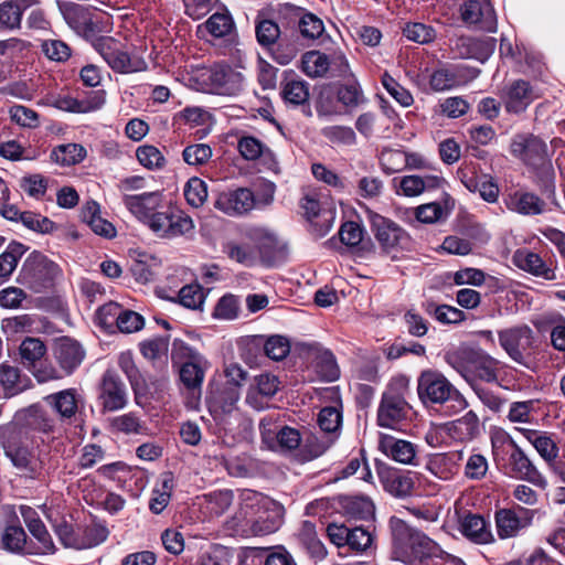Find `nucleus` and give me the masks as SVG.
Returning <instances> with one entry per match:
<instances>
[{"label": "nucleus", "instance_id": "f257e3e1", "mask_svg": "<svg viewBox=\"0 0 565 565\" xmlns=\"http://www.w3.org/2000/svg\"><path fill=\"white\" fill-rule=\"evenodd\" d=\"M390 529L393 540L392 557L396 561L406 565H426L428 559L445 554L437 542L399 518L390 519Z\"/></svg>", "mask_w": 565, "mask_h": 565}, {"label": "nucleus", "instance_id": "f03ea898", "mask_svg": "<svg viewBox=\"0 0 565 565\" xmlns=\"http://www.w3.org/2000/svg\"><path fill=\"white\" fill-rule=\"evenodd\" d=\"M511 153L532 168H541L546 174L545 193L555 196L552 164L548 159L547 145L533 135H516L510 146Z\"/></svg>", "mask_w": 565, "mask_h": 565}, {"label": "nucleus", "instance_id": "7ed1b4c3", "mask_svg": "<svg viewBox=\"0 0 565 565\" xmlns=\"http://www.w3.org/2000/svg\"><path fill=\"white\" fill-rule=\"evenodd\" d=\"M417 393L424 404H444L451 402L456 412L468 406L466 398L454 385L436 371H424L418 377Z\"/></svg>", "mask_w": 565, "mask_h": 565}, {"label": "nucleus", "instance_id": "20e7f679", "mask_svg": "<svg viewBox=\"0 0 565 565\" xmlns=\"http://www.w3.org/2000/svg\"><path fill=\"white\" fill-rule=\"evenodd\" d=\"M500 347L515 363L532 369L535 335L527 324H518L498 332Z\"/></svg>", "mask_w": 565, "mask_h": 565}, {"label": "nucleus", "instance_id": "39448f33", "mask_svg": "<svg viewBox=\"0 0 565 565\" xmlns=\"http://www.w3.org/2000/svg\"><path fill=\"white\" fill-rule=\"evenodd\" d=\"M93 45L115 72L127 74L147 68V64L141 57L131 55L126 44L115 38L100 36L94 41Z\"/></svg>", "mask_w": 565, "mask_h": 565}, {"label": "nucleus", "instance_id": "423d86ee", "mask_svg": "<svg viewBox=\"0 0 565 565\" xmlns=\"http://www.w3.org/2000/svg\"><path fill=\"white\" fill-rule=\"evenodd\" d=\"M146 226L157 236L164 239H173L188 235L194 230L193 220L175 207L167 205L161 207Z\"/></svg>", "mask_w": 565, "mask_h": 565}, {"label": "nucleus", "instance_id": "0eeeda50", "mask_svg": "<svg viewBox=\"0 0 565 565\" xmlns=\"http://www.w3.org/2000/svg\"><path fill=\"white\" fill-rule=\"evenodd\" d=\"M242 82V74L227 65L214 64L198 68V83L206 92L234 94L241 89Z\"/></svg>", "mask_w": 565, "mask_h": 565}, {"label": "nucleus", "instance_id": "6e6552de", "mask_svg": "<svg viewBox=\"0 0 565 565\" xmlns=\"http://www.w3.org/2000/svg\"><path fill=\"white\" fill-rule=\"evenodd\" d=\"M58 266L39 252L31 253L23 263L21 277L34 291L49 287L58 275Z\"/></svg>", "mask_w": 565, "mask_h": 565}, {"label": "nucleus", "instance_id": "1a4fd4ad", "mask_svg": "<svg viewBox=\"0 0 565 565\" xmlns=\"http://www.w3.org/2000/svg\"><path fill=\"white\" fill-rule=\"evenodd\" d=\"M534 516L535 510L519 504L497 510L494 522L498 536L501 540L518 536L521 531L532 525Z\"/></svg>", "mask_w": 565, "mask_h": 565}, {"label": "nucleus", "instance_id": "9d476101", "mask_svg": "<svg viewBox=\"0 0 565 565\" xmlns=\"http://www.w3.org/2000/svg\"><path fill=\"white\" fill-rule=\"evenodd\" d=\"M411 405L407 403L404 392L391 386L383 393L377 408V424L385 428H396L397 425L408 418Z\"/></svg>", "mask_w": 565, "mask_h": 565}, {"label": "nucleus", "instance_id": "9b49d317", "mask_svg": "<svg viewBox=\"0 0 565 565\" xmlns=\"http://www.w3.org/2000/svg\"><path fill=\"white\" fill-rule=\"evenodd\" d=\"M465 359L467 365L459 372L467 381L475 376L487 383L498 382V374L501 369L499 360L481 350L466 351Z\"/></svg>", "mask_w": 565, "mask_h": 565}, {"label": "nucleus", "instance_id": "f8f14e48", "mask_svg": "<svg viewBox=\"0 0 565 565\" xmlns=\"http://www.w3.org/2000/svg\"><path fill=\"white\" fill-rule=\"evenodd\" d=\"M461 19L478 30L494 33L498 21L490 0H465L460 7Z\"/></svg>", "mask_w": 565, "mask_h": 565}, {"label": "nucleus", "instance_id": "ddd939ff", "mask_svg": "<svg viewBox=\"0 0 565 565\" xmlns=\"http://www.w3.org/2000/svg\"><path fill=\"white\" fill-rule=\"evenodd\" d=\"M540 97L539 90L527 81L515 79L502 90L504 108L510 114H521Z\"/></svg>", "mask_w": 565, "mask_h": 565}, {"label": "nucleus", "instance_id": "4468645a", "mask_svg": "<svg viewBox=\"0 0 565 565\" xmlns=\"http://www.w3.org/2000/svg\"><path fill=\"white\" fill-rule=\"evenodd\" d=\"M122 203L143 225H146L161 207H164L163 195L159 191L125 194L122 196Z\"/></svg>", "mask_w": 565, "mask_h": 565}, {"label": "nucleus", "instance_id": "2eb2a0df", "mask_svg": "<svg viewBox=\"0 0 565 565\" xmlns=\"http://www.w3.org/2000/svg\"><path fill=\"white\" fill-rule=\"evenodd\" d=\"M383 489L394 498L404 499L413 493L415 480L411 471H404L386 465L377 468Z\"/></svg>", "mask_w": 565, "mask_h": 565}, {"label": "nucleus", "instance_id": "dca6fc26", "mask_svg": "<svg viewBox=\"0 0 565 565\" xmlns=\"http://www.w3.org/2000/svg\"><path fill=\"white\" fill-rule=\"evenodd\" d=\"M379 450L391 460L405 466H417L418 446L409 440L381 434Z\"/></svg>", "mask_w": 565, "mask_h": 565}, {"label": "nucleus", "instance_id": "f3484780", "mask_svg": "<svg viewBox=\"0 0 565 565\" xmlns=\"http://www.w3.org/2000/svg\"><path fill=\"white\" fill-rule=\"evenodd\" d=\"M53 354L65 375L72 374L82 364L86 355L82 344L70 337L55 339Z\"/></svg>", "mask_w": 565, "mask_h": 565}, {"label": "nucleus", "instance_id": "a211bd4d", "mask_svg": "<svg viewBox=\"0 0 565 565\" xmlns=\"http://www.w3.org/2000/svg\"><path fill=\"white\" fill-rule=\"evenodd\" d=\"M371 227L375 238L386 252L403 245L408 236L395 222L380 214L371 215Z\"/></svg>", "mask_w": 565, "mask_h": 565}, {"label": "nucleus", "instance_id": "6ab92c4d", "mask_svg": "<svg viewBox=\"0 0 565 565\" xmlns=\"http://www.w3.org/2000/svg\"><path fill=\"white\" fill-rule=\"evenodd\" d=\"M256 204L254 193L246 188L221 193L215 207L231 216H239L248 213Z\"/></svg>", "mask_w": 565, "mask_h": 565}, {"label": "nucleus", "instance_id": "aec40b11", "mask_svg": "<svg viewBox=\"0 0 565 565\" xmlns=\"http://www.w3.org/2000/svg\"><path fill=\"white\" fill-rule=\"evenodd\" d=\"M514 450L509 457V466L514 478L525 480L539 488L545 489L547 481L543 475L535 468L524 451L511 440Z\"/></svg>", "mask_w": 565, "mask_h": 565}, {"label": "nucleus", "instance_id": "412c9836", "mask_svg": "<svg viewBox=\"0 0 565 565\" xmlns=\"http://www.w3.org/2000/svg\"><path fill=\"white\" fill-rule=\"evenodd\" d=\"M100 398L106 412H116L127 404L126 386L114 371H106L102 381Z\"/></svg>", "mask_w": 565, "mask_h": 565}, {"label": "nucleus", "instance_id": "4be33fe9", "mask_svg": "<svg viewBox=\"0 0 565 565\" xmlns=\"http://www.w3.org/2000/svg\"><path fill=\"white\" fill-rule=\"evenodd\" d=\"M445 182L444 178L439 175H404L402 178H394L393 184L398 195L408 198L417 196L424 191L438 189Z\"/></svg>", "mask_w": 565, "mask_h": 565}, {"label": "nucleus", "instance_id": "5701e85b", "mask_svg": "<svg viewBox=\"0 0 565 565\" xmlns=\"http://www.w3.org/2000/svg\"><path fill=\"white\" fill-rule=\"evenodd\" d=\"M494 47L495 40L492 38L460 36L455 41L451 50L461 58H475L484 62L494 52Z\"/></svg>", "mask_w": 565, "mask_h": 565}, {"label": "nucleus", "instance_id": "b1692460", "mask_svg": "<svg viewBox=\"0 0 565 565\" xmlns=\"http://www.w3.org/2000/svg\"><path fill=\"white\" fill-rule=\"evenodd\" d=\"M64 18L76 33L85 38L94 36L99 30L95 13L82 4L67 6L64 10Z\"/></svg>", "mask_w": 565, "mask_h": 565}, {"label": "nucleus", "instance_id": "393cba45", "mask_svg": "<svg viewBox=\"0 0 565 565\" xmlns=\"http://www.w3.org/2000/svg\"><path fill=\"white\" fill-rule=\"evenodd\" d=\"M279 380L270 373H262L254 377L246 394V403L255 409H263L265 399L273 397L279 390Z\"/></svg>", "mask_w": 565, "mask_h": 565}, {"label": "nucleus", "instance_id": "a878e982", "mask_svg": "<svg viewBox=\"0 0 565 565\" xmlns=\"http://www.w3.org/2000/svg\"><path fill=\"white\" fill-rule=\"evenodd\" d=\"M239 391L236 387H221L213 390L207 397V405L212 416L223 422L227 415L236 411Z\"/></svg>", "mask_w": 565, "mask_h": 565}, {"label": "nucleus", "instance_id": "bb28decb", "mask_svg": "<svg viewBox=\"0 0 565 565\" xmlns=\"http://www.w3.org/2000/svg\"><path fill=\"white\" fill-rule=\"evenodd\" d=\"M44 403L60 417L71 423L78 411L79 396L75 388H67L44 397Z\"/></svg>", "mask_w": 565, "mask_h": 565}, {"label": "nucleus", "instance_id": "cd10ccee", "mask_svg": "<svg viewBox=\"0 0 565 565\" xmlns=\"http://www.w3.org/2000/svg\"><path fill=\"white\" fill-rule=\"evenodd\" d=\"M30 379L17 366L0 364V399L14 397L30 387Z\"/></svg>", "mask_w": 565, "mask_h": 565}, {"label": "nucleus", "instance_id": "c85d7f7f", "mask_svg": "<svg viewBox=\"0 0 565 565\" xmlns=\"http://www.w3.org/2000/svg\"><path fill=\"white\" fill-rule=\"evenodd\" d=\"M39 0H6L0 3V32L21 29L23 12L36 6Z\"/></svg>", "mask_w": 565, "mask_h": 565}, {"label": "nucleus", "instance_id": "c756f323", "mask_svg": "<svg viewBox=\"0 0 565 565\" xmlns=\"http://www.w3.org/2000/svg\"><path fill=\"white\" fill-rule=\"evenodd\" d=\"M244 501L255 502L262 508H267L268 505L274 507V511L276 515L271 519L264 520L263 516H259L252 525V531L255 535H266L273 533L278 530L280 525V516H281V507L276 502L268 500L263 494L257 493L255 491H245L244 492Z\"/></svg>", "mask_w": 565, "mask_h": 565}, {"label": "nucleus", "instance_id": "7c9ffc66", "mask_svg": "<svg viewBox=\"0 0 565 565\" xmlns=\"http://www.w3.org/2000/svg\"><path fill=\"white\" fill-rule=\"evenodd\" d=\"M507 207L524 216H534L543 214L546 210V203L539 195L527 191H515L505 200Z\"/></svg>", "mask_w": 565, "mask_h": 565}, {"label": "nucleus", "instance_id": "2f4dec72", "mask_svg": "<svg viewBox=\"0 0 565 565\" xmlns=\"http://www.w3.org/2000/svg\"><path fill=\"white\" fill-rule=\"evenodd\" d=\"M457 174L461 183L470 192H479L480 196L488 203H495L498 201L500 189L492 177L483 174L478 178L473 173L461 169L458 170Z\"/></svg>", "mask_w": 565, "mask_h": 565}, {"label": "nucleus", "instance_id": "473e14b6", "mask_svg": "<svg viewBox=\"0 0 565 565\" xmlns=\"http://www.w3.org/2000/svg\"><path fill=\"white\" fill-rule=\"evenodd\" d=\"M459 452H440L430 455L426 461L425 468L439 480H450L458 472Z\"/></svg>", "mask_w": 565, "mask_h": 565}, {"label": "nucleus", "instance_id": "72a5a7b5", "mask_svg": "<svg viewBox=\"0 0 565 565\" xmlns=\"http://www.w3.org/2000/svg\"><path fill=\"white\" fill-rule=\"evenodd\" d=\"M280 95L286 104L291 106H305L303 114L307 117L312 116L311 108L308 105L310 92L307 82L298 78L287 79L281 85Z\"/></svg>", "mask_w": 565, "mask_h": 565}, {"label": "nucleus", "instance_id": "f704fd0d", "mask_svg": "<svg viewBox=\"0 0 565 565\" xmlns=\"http://www.w3.org/2000/svg\"><path fill=\"white\" fill-rule=\"evenodd\" d=\"M460 532L477 544H489L494 542V536L488 527L486 520L478 514H467L460 522Z\"/></svg>", "mask_w": 565, "mask_h": 565}, {"label": "nucleus", "instance_id": "c9c22d12", "mask_svg": "<svg viewBox=\"0 0 565 565\" xmlns=\"http://www.w3.org/2000/svg\"><path fill=\"white\" fill-rule=\"evenodd\" d=\"M12 465L25 477L36 478L43 470V463L39 457L24 447H18L7 455Z\"/></svg>", "mask_w": 565, "mask_h": 565}, {"label": "nucleus", "instance_id": "e433bc0d", "mask_svg": "<svg viewBox=\"0 0 565 565\" xmlns=\"http://www.w3.org/2000/svg\"><path fill=\"white\" fill-rule=\"evenodd\" d=\"M514 264L522 270L529 271L534 276L543 277L547 280L555 278L554 271L546 266L541 256L529 250H519L515 253Z\"/></svg>", "mask_w": 565, "mask_h": 565}, {"label": "nucleus", "instance_id": "4c0bfd02", "mask_svg": "<svg viewBox=\"0 0 565 565\" xmlns=\"http://www.w3.org/2000/svg\"><path fill=\"white\" fill-rule=\"evenodd\" d=\"M118 365L120 370L126 374L131 388L135 393L136 399L147 393V385L140 371L136 366L132 353L129 351L121 352L118 356Z\"/></svg>", "mask_w": 565, "mask_h": 565}, {"label": "nucleus", "instance_id": "58836bf2", "mask_svg": "<svg viewBox=\"0 0 565 565\" xmlns=\"http://www.w3.org/2000/svg\"><path fill=\"white\" fill-rule=\"evenodd\" d=\"M24 419L28 426L42 433H53L57 425V420L36 404L29 406L24 411Z\"/></svg>", "mask_w": 565, "mask_h": 565}, {"label": "nucleus", "instance_id": "ea45409f", "mask_svg": "<svg viewBox=\"0 0 565 565\" xmlns=\"http://www.w3.org/2000/svg\"><path fill=\"white\" fill-rule=\"evenodd\" d=\"M342 509L345 515L355 520H369L375 511L372 500L366 497H347L342 500Z\"/></svg>", "mask_w": 565, "mask_h": 565}, {"label": "nucleus", "instance_id": "a19ab883", "mask_svg": "<svg viewBox=\"0 0 565 565\" xmlns=\"http://www.w3.org/2000/svg\"><path fill=\"white\" fill-rule=\"evenodd\" d=\"M1 546L11 553H30L26 548V533L19 524H10L1 533Z\"/></svg>", "mask_w": 565, "mask_h": 565}, {"label": "nucleus", "instance_id": "79ce46f5", "mask_svg": "<svg viewBox=\"0 0 565 565\" xmlns=\"http://www.w3.org/2000/svg\"><path fill=\"white\" fill-rule=\"evenodd\" d=\"M207 362L202 359L201 362H182L179 374L183 385L189 390H201Z\"/></svg>", "mask_w": 565, "mask_h": 565}, {"label": "nucleus", "instance_id": "37998d69", "mask_svg": "<svg viewBox=\"0 0 565 565\" xmlns=\"http://www.w3.org/2000/svg\"><path fill=\"white\" fill-rule=\"evenodd\" d=\"M330 60L327 54L319 51H309L302 55V71L309 77H322L330 68Z\"/></svg>", "mask_w": 565, "mask_h": 565}, {"label": "nucleus", "instance_id": "c03bdc74", "mask_svg": "<svg viewBox=\"0 0 565 565\" xmlns=\"http://www.w3.org/2000/svg\"><path fill=\"white\" fill-rule=\"evenodd\" d=\"M451 430L460 440H471L480 434V422L472 411L451 423Z\"/></svg>", "mask_w": 565, "mask_h": 565}, {"label": "nucleus", "instance_id": "a18cd8bd", "mask_svg": "<svg viewBox=\"0 0 565 565\" xmlns=\"http://www.w3.org/2000/svg\"><path fill=\"white\" fill-rule=\"evenodd\" d=\"M86 157V150L77 143L60 145L52 150L51 159L61 166L79 163Z\"/></svg>", "mask_w": 565, "mask_h": 565}, {"label": "nucleus", "instance_id": "49530a36", "mask_svg": "<svg viewBox=\"0 0 565 565\" xmlns=\"http://www.w3.org/2000/svg\"><path fill=\"white\" fill-rule=\"evenodd\" d=\"M19 351L23 364L31 369L45 355L46 347L39 338L29 337L21 342Z\"/></svg>", "mask_w": 565, "mask_h": 565}, {"label": "nucleus", "instance_id": "de8ad7c7", "mask_svg": "<svg viewBox=\"0 0 565 565\" xmlns=\"http://www.w3.org/2000/svg\"><path fill=\"white\" fill-rule=\"evenodd\" d=\"M26 247L18 242H11L0 254V278H8L14 271L19 260L25 254Z\"/></svg>", "mask_w": 565, "mask_h": 565}, {"label": "nucleus", "instance_id": "09e8293b", "mask_svg": "<svg viewBox=\"0 0 565 565\" xmlns=\"http://www.w3.org/2000/svg\"><path fill=\"white\" fill-rule=\"evenodd\" d=\"M424 309L428 315L433 316L437 321L444 324L459 323L466 318L462 310L448 305H436L428 301L424 305Z\"/></svg>", "mask_w": 565, "mask_h": 565}, {"label": "nucleus", "instance_id": "8fccbe9b", "mask_svg": "<svg viewBox=\"0 0 565 565\" xmlns=\"http://www.w3.org/2000/svg\"><path fill=\"white\" fill-rule=\"evenodd\" d=\"M17 215L18 211L14 212V215H10L8 217L14 218ZM19 220L29 230H32L41 234H50L56 228L55 223L51 221L49 217L31 211L20 212Z\"/></svg>", "mask_w": 565, "mask_h": 565}, {"label": "nucleus", "instance_id": "3c124183", "mask_svg": "<svg viewBox=\"0 0 565 565\" xmlns=\"http://www.w3.org/2000/svg\"><path fill=\"white\" fill-rule=\"evenodd\" d=\"M136 158L148 170H160L166 166L164 156L152 145L139 146L136 150Z\"/></svg>", "mask_w": 565, "mask_h": 565}, {"label": "nucleus", "instance_id": "603ef678", "mask_svg": "<svg viewBox=\"0 0 565 565\" xmlns=\"http://www.w3.org/2000/svg\"><path fill=\"white\" fill-rule=\"evenodd\" d=\"M206 31L214 38H224L234 29V21L228 12H215L204 23Z\"/></svg>", "mask_w": 565, "mask_h": 565}, {"label": "nucleus", "instance_id": "864d4df0", "mask_svg": "<svg viewBox=\"0 0 565 565\" xmlns=\"http://www.w3.org/2000/svg\"><path fill=\"white\" fill-rule=\"evenodd\" d=\"M255 31L257 42L266 49L273 47L280 35V29L278 24L275 21L268 19H258L256 21Z\"/></svg>", "mask_w": 565, "mask_h": 565}, {"label": "nucleus", "instance_id": "5fc2aeb1", "mask_svg": "<svg viewBox=\"0 0 565 565\" xmlns=\"http://www.w3.org/2000/svg\"><path fill=\"white\" fill-rule=\"evenodd\" d=\"M382 85L387 93L403 107H409L414 103V97L408 89L403 87L394 77L387 72L382 75Z\"/></svg>", "mask_w": 565, "mask_h": 565}, {"label": "nucleus", "instance_id": "6e6d98bb", "mask_svg": "<svg viewBox=\"0 0 565 565\" xmlns=\"http://www.w3.org/2000/svg\"><path fill=\"white\" fill-rule=\"evenodd\" d=\"M184 196L191 206H202L207 198L206 183L200 178H191L184 186Z\"/></svg>", "mask_w": 565, "mask_h": 565}, {"label": "nucleus", "instance_id": "4d7b16f0", "mask_svg": "<svg viewBox=\"0 0 565 565\" xmlns=\"http://www.w3.org/2000/svg\"><path fill=\"white\" fill-rule=\"evenodd\" d=\"M108 530L100 524H90L83 529L79 535V550L97 546L108 537Z\"/></svg>", "mask_w": 565, "mask_h": 565}, {"label": "nucleus", "instance_id": "13d9d810", "mask_svg": "<svg viewBox=\"0 0 565 565\" xmlns=\"http://www.w3.org/2000/svg\"><path fill=\"white\" fill-rule=\"evenodd\" d=\"M406 152L396 149H383L380 162L383 171L393 174L405 169Z\"/></svg>", "mask_w": 565, "mask_h": 565}, {"label": "nucleus", "instance_id": "bf43d9fd", "mask_svg": "<svg viewBox=\"0 0 565 565\" xmlns=\"http://www.w3.org/2000/svg\"><path fill=\"white\" fill-rule=\"evenodd\" d=\"M316 367L320 376L327 382H333L340 376L335 356L330 351H323L319 354Z\"/></svg>", "mask_w": 565, "mask_h": 565}, {"label": "nucleus", "instance_id": "052dcab7", "mask_svg": "<svg viewBox=\"0 0 565 565\" xmlns=\"http://www.w3.org/2000/svg\"><path fill=\"white\" fill-rule=\"evenodd\" d=\"M372 543L373 535L369 530L362 526L350 527L347 544L350 550L355 553H363L372 546Z\"/></svg>", "mask_w": 565, "mask_h": 565}, {"label": "nucleus", "instance_id": "680f3d73", "mask_svg": "<svg viewBox=\"0 0 565 565\" xmlns=\"http://www.w3.org/2000/svg\"><path fill=\"white\" fill-rule=\"evenodd\" d=\"M239 301L234 295L223 296L216 303L213 317L223 320H233L238 317Z\"/></svg>", "mask_w": 565, "mask_h": 565}, {"label": "nucleus", "instance_id": "e2e57ef3", "mask_svg": "<svg viewBox=\"0 0 565 565\" xmlns=\"http://www.w3.org/2000/svg\"><path fill=\"white\" fill-rule=\"evenodd\" d=\"M212 157V149L205 143H193L184 148L183 160L190 166H202Z\"/></svg>", "mask_w": 565, "mask_h": 565}, {"label": "nucleus", "instance_id": "0e129e2a", "mask_svg": "<svg viewBox=\"0 0 565 565\" xmlns=\"http://www.w3.org/2000/svg\"><path fill=\"white\" fill-rule=\"evenodd\" d=\"M403 33L408 40L419 44L430 43L436 38L435 29L424 23H408Z\"/></svg>", "mask_w": 565, "mask_h": 565}, {"label": "nucleus", "instance_id": "69168bd1", "mask_svg": "<svg viewBox=\"0 0 565 565\" xmlns=\"http://www.w3.org/2000/svg\"><path fill=\"white\" fill-rule=\"evenodd\" d=\"M337 97L347 107H356L364 99L362 89L355 81L341 85L337 90Z\"/></svg>", "mask_w": 565, "mask_h": 565}, {"label": "nucleus", "instance_id": "338daca9", "mask_svg": "<svg viewBox=\"0 0 565 565\" xmlns=\"http://www.w3.org/2000/svg\"><path fill=\"white\" fill-rule=\"evenodd\" d=\"M238 151L246 160H256L269 149L255 137H242L237 145Z\"/></svg>", "mask_w": 565, "mask_h": 565}, {"label": "nucleus", "instance_id": "774afa93", "mask_svg": "<svg viewBox=\"0 0 565 565\" xmlns=\"http://www.w3.org/2000/svg\"><path fill=\"white\" fill-rule=\"evenodd\" d=\"M180 303L189 309H198L204 301L203 289L200 285H185L179 291Z\"/></svg>", "mask_w": 565, "mask_h": 565}]
</instances>
